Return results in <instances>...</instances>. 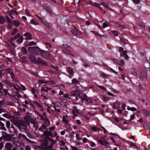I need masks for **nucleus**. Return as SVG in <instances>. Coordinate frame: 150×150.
Listing matches in <instances>:
<instances>
[{"mask_svg": "<svg viewBox=\"0 0 150 150\" xmlns=\"http://www.w3.org/2000/svg\"><path fill=\"white\" fill-rule=\"evenodd\" d=\"M42 142V145L41 146L42 148L45 149V150H52V146L55 143L56 141L54 140L53 139H50V143L51 144L48 147H47L48 142L47 140H43Z\"/></svg>", "mask_w": 150, "mask_h": 150, "instance_id": "nucleus-1", "label": "nucleus"}, {"mask_svg": "<svg viewBox=\"0 0 150 150\" xmlns=\"http://www.w3.org/2000/svg\"><path fill=\"white\" fill-rule=\"evenodd\" d=\"M24 118L25 120L22 123L21 127H22L24 130H25L26 127L28 125H29L30 122H32V119L29 116L25 117Z\"/></svg>", "mask_w": 150, "mask_h": 150, "instance_id": "nucleus-2", "label": "nucleus"}, {"mask_svg": "<svg viewBox=\"0 0 150 150\" xmlns=\"http://www.w3.org/2000/svg\"><path fill=\"white\" fill-rule=\"evenodd\" d=\"M40 54L43 58L47 60H50L52 58V56L50 54L44 50H41Z\"/></svg>", "mask_w": 150, "mask_h": 150, "instance_id": "nucleus-3", "label": "nucleus"}, {"mask_svg": "<svg viewBox=\"0 0 150 150\" xmlns=\"http://www.w3.org/2000/svg\"><path fill=\"white\" fill-rule=\"evenodd\" d=\"M98 141L102 145L106 147H109V143L107 142L103 137H101L100 139L97 138Z\"/></svg>", "mask_w": 150, "mask_h": 150, "instance_id": "nucleus-4", "label": "nucleus"}, {"mask_svg": "<svg viewBox=\"0 0 150 150\" xmlns=\"http://www.w3.org/2000/svg\"><path fill=\"white\" fill-rule=\"evenodd\" d=\"M63 52L67 54L73 55V54L70 51V47L67 44L63 45Z\"/></svg>", "mask_w": 150, "mask_h": 150, "instance_id": "nucleus-5", "label": "nucleus"}, {"mask_svg": "<svg viewBox=\"0 0 150 150\" xmlns=\"http://www.w3.org/2000/svg\"><path fill=\"white\" fill-rule=\"evenodd\" d=\"M81 93L79 90L76 89L75 91H72L71 92V95L72 96H75L76 97V99L79 100V96H80Z\"/></svg>", "mask_w": 150, "mask_h": 150, "instance_id": "nucleus-6", "label": "nucleus"}, {"mask_svg": "<svg viewBox=\"0 0 150 150\" xmlns=\"http://www.w3.org/2000/svg\"><path fill=\"white\" fill-rule=\"evenodd\" d=\"M54 110H53V115L56 117H57L60 114L61 110L59 108L56 107V105L53 106Z\"/></svg>", "mask_w": 150, "mask_h": 150, "instance_id": "nucleus-7", "label": "nucleus"}, {"mask_svg": "<svg viewBox=\"0 0 150 150\" xmlns=\"http://www.w3.org/2000/svg\"><path fill=\"white\" fill-rule=\"evenodd\" d=\"M0 73H1L3 74H7L9 73L10 75L11 78L13 79H15V76L14 75L13 73L10 71L9 69H6L4 71V70H1L0 71Z\"/></svg>", "mask_w": 150, "mask_h": 150, "instance_id": "nucleus-8", "label": "nucleus"}, {"mask_svg": "<svg viewBox=\"0 0 150 150\" xmlns=\"http://www.w3.org/2000/svg\"><path fill=\"white\" fill-rule=\"evenodd\" d=\"M35 63L38 64H41L44 66L46 65L47 64L46 62L42 60L40 57H38L36 59V61Z\"/></svg>", "mask_w": 150, "mask_h": 150, "instance_id": "nucleus-9", "label": "nucleus"}, {"mask_svg": "<svg viewBox=\"0 0 150 150\" xmlns=\"http://www.w3.org/2000/svg\"><path fill=\"white\" fill-rule=\"evenodd\" d=\"M79 100H80L82 102L85 101V102H86L88 98V97L85 94H83L81 96H79Z\"/></svg>", "mask_w": 150, "mask_h": 150, "instance_id": "nucleus-10", "label": "nucleus"}, {"mask_svg": "<svg viewBox=\"0 0 150 150\" xmlns=\"http://www.w3.org/2000/svg\"><path fill=\"white\" fill-rule=\"evenodd\" d=\"M5 147L7 150H11L13 145L11 143L7 142L5 144Z\"/></svg>", "mask_w": 150, "mask_h": 150, "instance_id": "nucleus-11", "label": "nucleus"}, {"mask_svg": "<svg viewBox=\"0 0 150 150\" xmlns=\"http://www.w3.org/2000/svg\"><path fill=\"white\" fill-rule=\"evenodd\" d=\"M112 60L115 63H117L118 64L120 65H124L125 64V62H124V61L123 60H120V62H118V61L117 60L113 59H112Z\"/></svg>", "mask_w": 150, "mask_h": 150, "instance_id": "nucleus-12", "label": "nucleus"}, {"mask_svg": "<svg viewBox=\"0 0 150 150\" xmlns=\"http://www.w3.org/2000/svg\"><path fill=\"white\" fill-rule=\"evenodd\" d=\"M140 78L142 80L144 79H147V74L146 72H142L140 73Z\"/></svg>", "mask_w": 150, "mask_h": 150, "instance_id": "nucleus-13", "label": "nucleus"}, {"mask_svg": "<svg viewBox=\"0 0 150 150\" xmlns=\"http://www.w3.org/2000/svg\"><path fill=\"white\" fill-rule=\"evenodd\" d=\"M127 52L126 50L123 51L122 53H120V55L121 57L124 56V58L125 59H128V56L127 54Z\"/></svg>", "mask_w": 150, "mask_h": 150, "instance_id": "nucleus-14", "label": "nucleus"}, {"mask_svg": "<svg viewBox=\"0 0 150 150\" xmlns=\"http://www.w3.org/2000/svg\"><path fill=\"white\" fill-rule=\"evenodd\" d=\"M42 50L38 47V48H35V50L33 54L35 55H39L40 53L41 54V50Z\"/></svg>", "mask_w": 150, "mask_h": 150, "instance_id": "nucleus-15", "label": "nucleus"}, {"mask_svg": "<svg viewBox=\"0 0 150 150\" xmlns=\"http://www.w3.org/2000/svg\"><path fill=\"white\" fill-rule=\"evenodd\" d=\"M24 35L25 37H26L25 39L27 40H30L32 38L31 35L28 33H26L24 34Z\"/></svg>", "mask_w": 150, "mask_h": 150, "instance_id": "nucleus-16", "label": "nucleus"}, {"mask_svg": "<svg viewBox=\"0 0 150 150\" xmlns=\"http://www.w3.org/2000/svg\"><path fill=\"white\" fill-rule=\"evenodd\" d=\"M62 119V121L64 123H67L69 121V119L68 118V116L67 115H63Z\"/></svg>", "mask_w": 150, "mask_h": 150, "instance_id": "nucleus-17", "label": "nucleus"}, {"mask_svg": "<svg viewBox=\"0 0 150 150\" xmlns=\"http://www.w3.org/2000/svg\"><path fill=\"white\" fill-rule=\"evenodd\" d=\"M38 82L40 84L42 85V86H44L46 85L47 83L48 82L47 81L40 80H38Z\"/></svg>", "mask_w": 150, "mask_h": 150, "instance_id": "nucleus-18", "label": "nucleus"}, {"mask_svg": "<svg viewBox=\"0 0 150 150\" xmlns=\"http://www.w3.org/2000/svg\"><path fill=\"white\" fill-rule=\"evenodd\" d=\"M72 112L73 114L75 115V116H77V115H76V114L79 113V111L75 107H74L72 111Z\"/></svg>", "mask_w": 150, "mask_h": 150, "instance_id": "nucleus-19", "label": "nucleus"}, {"mask_svg": "<svg viewBox=\"0 0 150 150\" xmlns=\"http://www.w3.org/2000/svg\"><path fill=\"white\" fill-rule=\"evenodd\" d=\"M71 32L74 35H77L78 33H80L81 31H79L76 28H75L74 29H73L71 30Z\"/></svg>", "mask_w": 150, "mask_h": 150, "instance_id": "nucleus-20", "label": "nucleus"}, {"mask_svg": "<svg viewBox=\"0 0 150 150\" xmlns=\"http://www.w3.org/2000/svg\"><path fill=\"white\" fill-rule=\"evenodd\" d=\"M90 4L93 6L96 7H98L100 8L102 10V8L101 7H99V6L100 5V4L98 3H92L91 2Z\"/></svg>", "mask_w": 150, "mask_h": 150, "instance_id": "nucleus-21", "label": "nucleus"}, {"mask_svg": "<svg viewBox=\"0 0 150 150\" xmlns=\"http://www.w3.org/2000/svg\"><path fill=\"white\" fill-rule=\"evenodd\" d=\"M44 134H45L47 138L50 136L52 137L53 136V134L51 132H45Z\"/></svg>", "mask_w": 150, "mask_h": 150, "instance_id": "nucleus-22", "label": "nucleus"}, {"mask_svg": "<svg viewBox=\"0 0 150 150\" xmlns=\"http://www.w3.org/2000/svg\"><path fill=\"white\" fill-rule=\"evenodd\" d=\"M38 48V47H29L28 48V50L30 52L33 53L34 52L35 50V48Z\"/></svg>", "mask_w": 150, "mask_h": 150, "instance_id": "nucleus-23", "label": "nucleus"}, {"mask_svg": "<svg viewBox=\"0 0 150 150\" xmlns=\"http://www.w3.org/2000/svg\"><path fill=\"white\" fill-rule=\"evenodd\" d=\"M101 4L107 10H111V9L108 6L104 3H101Z\"/></svg>", "mask_w": 150, "mask_h": 150, "instance_id": "nucleus-24", "label": "nucleus"}, {"mask_svg": "<svg viewBox=\"0 0 150 150\" xmlns=\"http://www.w3.org/2000/svg\"><path fill=\"white\" fill-rule=\"evenodd\" d=\"M0 129H1L6 130V129L4 127V124L0 121Z\"/></svg>", "mask_w": 150, "mask_h": 150, "instance_id": "nucleus-25", "label": "nucleus"}, {"mask_svg": "<svg viewBox=\"0 0 150 150\" xmlns=\"http://www.w3.org/2000/svg\"><path fill=\"white\" fill-rule=\"evenodd\" d=\"M144 114V115L146 117H148L150 116V112L147 110H143Z\"/></svg>", "mask_w": 150, "mask_h": 150, "instance_id": "nucleus-26", "label": "nucleus"}, {"mask_svg": "<svg viewBox=\"0 0 150 150\" xmlns=\"http://www.w3.org/2000/svg\"><path fill=\"white\" fill-rule=\"evenodd\" d=\"M51 88H49L47 87H42L41 89L42 91H45V92H47L48 90H50Z\"/></svg>", "mask_w": 150, "mask_h": 150, "instance_id": "nucleus-27", "label": "nucleus"}, {"mask_svg": "<svg viewBox=\"0 0 150 150\" xmlns=\"http://www.w3.org/2000/svg\"><path fill=\"white\" fill-rule=\"evenodd\" d=\"M67 71L68 73L71 75H72L73 74V70L70 68H69Z\"/></svg>", "mask_w": 150, "mask_h": 150, "instance_id": "nucleus-28", "label": "nucleus"}, {"mask_svg": "<svg viewBox=\"0 0 150 150\" xmlns=\"http://www.w3.org/2000/svg\"><path fill=\"white\" fill-rule=\"evenodd\" d=\"M130 72L134 76H136L137 75V71L134 68L131 69Z\"/></svg>", "mask_w": 150, "mask_h": 150, "instance_id": "nucleus-29", "label": "nucleus"}, {"mask_svg": "<svg viewBox=\"0 0 150 150\" xmlns=\"http://www.w3.org/2000/svg\"><path fill=\"white\" fill-rule=\"evenodd\" d=\"M18 138L20 139L23 138L25 139H26L27 138L25 135L20 133L18 136Z\"/></svg>", "mask_w": 150, "mask_h": 150, "instance_id": "nucleus-30", "label": "nucleus"}, {"mask_svg": "<svg viewBox=\"0 0 150 150\" xmlns=\"http://www.w3.org/2000/svg\"><path fill=\"white\" fill-rule=\"evenodd\" d=\"M23 40V38L22 36H21L17 40V42L18 43H21Z\"/></svg>", "mask_w": 150, "mask_h": 150, "instance_id": "nucleus-31", "label": "nucleus"}, {"mask_svg": "<svg viewBox=\"0 0 150 150\" xmlns=\"http://www.w3.org/2000/svg\"><path fill=\"white\" fill-rule=\"evenodd\" d=\"M3 137H8V139H7V140L8 141H10L12 140V138L8 134H6V135H3Z\"/></svg>", "mask_w": 150, "mask_h": 150, "instance_id": "nucleus-32", "label": "nucleus"}, {"mask_svg": "<svg viewBox=\"0 0 150 150\" xmlns=\"http://www.w3.org/2000/svg\"><path fill=\"white\" fill-rule=\"evenodd\" d=\"M29 57L33 62L35 63L36 58L34 56H29Z\"/></svg>", "mask_w": 150, "mask_h": 150, "instance_id": "nucleus-33", "label": "nucleus"}, {"mask_svg": "<svg viewBox=\"0 0 150 150\" xmlns=\"http://www.w3.org/2000/svg\"><path fill=\"white\" fill-rule=\"evenodd\" d=\"M91 32L93 33L96 35L100 37L103 36V35L100 34L98 32L96 31H91Z\"/></svg>", "mask_w": 150, "mask_h": 150, "instance_id": "nucleus-34", "label": "nucleus"}, {"mask_svg": "<svg viewBox=\"0 0 150 150\" xmlns=\"http://www.w3.org/2000/svg\"><path fill=\"white\" fill-rule=\"evenodd\" d=\"M30 22L32 24L35 25H37L39 24V23L38 22L33 19H32L31 20Z\"/></svg>", "mask_w": 150, "mask_h": 150, "instance_id": "nucleus-35", "label": "nucleus"}, {"mask_svg": "<svg viewBox=\"0 0 150 150\" xmlns=\"http://www.w3.org/2000/svg\"><path fill=\"white\" fill-rule=\"evenodd\" d=\"M13 25L15 26H18L20 24V22L18 21L15 20L13 22Z\"/></svg>", "mask_w": 150, "mask_h": 150, "instance_id": "nucleus-36", "label": "nucleus"}, {"mask_svg": "<svg viewBox=\"0 0 150 150\" xmlns=\"http://www.w3.org/2000/svg\"><path fill=\"white\" fill-rule=\"evenodd\" d=\"M5 18L2 17H1L0 18V23L3 24L5 23Z\"/></svg>", "mask_w": 150, "mask_h": 150, "instance_id": "nucleus-37", "label": "nucleus"}, {"mask_svg": "<svg viewBox=\"0 0 150 150\" xmlns=\"http://www.w3.org/2000/svg\"><path fill=\"white\" fill-rule=\"evenodd\" d=\"M72 83L73 84H77L79 83V81L76 79L74 78L72 80Z\"/></svg>", "mask_w": 150, "mask_h": 150, "instance_id": "nucleus-38", "label": "nucleus"}, {"mask_svg": "<svg viewBox=\"0 0 150 150\" xmlns=\"http://www.w3.org/2000/svg\"><path fill=\"white\" fill-rule=\"evenodd\" d=\"M92 130H93L94 132H97L98 130H100V129L99 128L93 127H92Z\"/></svg>", "mask_w": 150, "mask_h": 150, "instance_id": "nucleus-39", "label": "nucleus"}, {"mask_svg": "<svg viewBox=\"0 0 150 150\" xmlns=\"http://www.w3.org/2000/svg\"><path fill=\"white\" fill-rule=\"evenodd\" d=\"M76 139L79 140H81V137L80 136V135L78 134H76Z\"/></svg>", "mask_w": 150, "mask_h": 150, "instance_id": "nucleus-40", "label": "nucleus"}, {"mask_svg": "<svg viewBox=\"0 0 150 150\" xmlns=\"http://www.w3.org/2000/svg\"><path fill=\"white\" fill-rule=\"evenodd\" d=\"M36 43L34 42V41L30 42L29 44L28 45V46H31L33 45H36Z\"/></svg>", "mask_w": 150, "mask_h": 150, "instance_id": "nucleus-41", "label": "nucleus"}, {"mask_svg": "<svg viewBox=\"0 0 150 150\" xmlns=\"http://www.w3.org/2000/svg\"><path fill=\"white\" fill-rule=\"evenodd\" d=\"M31 91L32 93H36L38 92V90L35 89L34 88H32L31 89Z\"/></svg>", "mask_w": 150, "mask_h": 150, "instance_id": "nucleus-42", "label": "nucleus"}, {"mask_svg": "<svg viewBox=\"0 0 150 150\" xmlns=\"http://www.w3.org/2000/svg\"><path fill=\"white\" fill-rule=\"evenodd\" d=\"M21 51L24 54H25L27 52V50L26 48L24 47H23L21 49Z\"/></svg>", "mask_w": 150, "mask_h": 150, "instance_id": "nucleus-43", "label": "nucleus"}, {"mask_svg": "<svg viewBox=\"0 0 150 150\" xmlns=\"http://www.w3.org/2000/svg\"><path fill=\"white\" fill-rule=\"evenodd\" d=\"M86 102V103H92V101L90 98L88 97V99H87Z\"/></svg>", "mask_w": 150, "mask_h": 150, "instance_id": "nucleus-44", "label": "nucleus"}, {"mask_svg": "<svg viewBox=\"0 0 150 150\" xmlns=\"http://www.w3.org/2000/svg\"><path fill=\"white\" fill-rule=\"evenodd\" d=\"M102 23L101 22H99V23L96 24V25L101 30L102 29V28L101 27V25H102Z\"/></svg>", "mask_w": 150, "mask_h": 150, "instance_id": "nucleus-45", "label": "nucleus"}, {"mask_svg": "<svg viewBox=\"0 0 150 150\" xmlns=\"http://www.w3.org/2000/svg\"><path fill=\"white\" fill-rule=\"evenodd\" d=\"M127 109L128 110H130L132 111H135L136 110V108H135L128 107L127 108Z\"/></svg>", "mask_w": 150, "mask_h": 150, "instance_id": "nucleus-46", "label": "nucleus"}, {"mask_svg": "<svg viewBox=\"0 0 150 150\" xmlns=\"http://www.w3.org/2000/svg\"><path fill=\"white\" fill-rule=\"evenodd\" d=\"M6 20L8 22L10 23H12V21L7 16H6Z\"/></svg>", "mask_w": 150, "mask_h": 150, "instance_id": "nucleus-47", "label": "nucleus"}, {"mask_svg": "<svg viewBox=\"0 0 150 150\" xmlns=\"http://www.w3.org/2000/svg\"><path fill=\"white\" fill-rule=\"evenodd\" d=\"M102 99L104 101H107L109 99L108 97L105 96H103L102 97Z\"/></svg>", "mask_w": 150, "mask_h": 150, "instance_id": "nucleus-48", "label": "nucleus"}, {"mask_svg": "<svg viewBox=\"0 0 150 150\" xmlns=\"http://www.w3.org/2000/svg\"><path fill=\"white\" fill-rule=\"evenodd\" d=\"M17 31L18 30L17 29L14 28L13 30V32L11 33V34L13 35H14L17 32Z\"/></svg>", "mask_w": 150, "mask_h": 150, "instance_id": "nucleus-49", "label": "nucleus"}, {"mask_svg": "<svg viewBox=\"0 0 150 150\" xmlns=\"http://www.w3.org/2000/svg\"><path fill=\"white\" fill-rule=\"evenodd\" d=\"M5 82L7 83L9 86L11 87L12 86V84L8 80H6L5 81Z\"/></svg>", "mask_w": 150, "mask_h": 150, "instance_id": "nucleus-50", "label": "nucleus"}, {"mask_svg": "<svg viewBox=\"0 0 150 150\" xmlns=\"http://www.w3.org/2000/svg\"><path fill=\"white\" fill-rule=\"evenodd\" d=\"M34 103L37 106H38L39 108L40 107H41L42 105L37 102L35 101L34 102Z\"/></svg>", "mask_w": 150, "mask_h": 150, "instance_id": "nucleus-51", "label": "nucleus"}, {"mask_svg": "<svg viewBox=\"0 0 150 150\" xmlns=\"http://www.w3.org/2000/svg\"><path fill=\"white\" fill-rule=\"evenodd\" d=\"M56 105V107L59 108V107H60L61 105V104L58 102H56V103H55L54 104V105Z\"/></svg>", "mask_w": 150, "mask_h": 150, "instance_id": "nucleus-52", "label": "nucleus"}, {"mask_svg": "<svg viewBox=\"0 0 150 150\" xmlns=\"http://www.w3.org/2000/svg\"><path fill=\"white\" fill-rule=\"evenodd\" d=\"M10 42L13 46L14 47L15 46V44L13 42V38H11V40L10 41Z\"/></svg>", "mask_w": 150, "mask_h": 150, "instance_id": "nucleus-53", "label": "nucleus"}, {"mask_svg": "<svg viewBox=\"0 0 150 150\" xmlns=\"http://www.w3.org/2000/svg\"><path fill=\"white\" fill-rule=\"evenodd\" d=\"M10 123L9 121H7L6 122V126L7 128L10 127Z\"/></svg>", "mask_w": 150, "mask_h": 150, "instance_id": "nucleus-54", "label": "nucleus"}, {"mask_svg": "<svg viewBox=\"0 0 150 150\" xmlns=\"http://www.w3.org/2000/svg\"><path fill=\"white\" fill-rule=\"evenodd\" d=\"M98 86L101 89L105 91H107V90L106 89V88L104 86H100V85H99Z\"/></svg>", "mask_w": 150, "mask_h": 150, "instance_id": "nucleus-55", "label": "nucleus"}, {"mask_svg": "<svg viewBox=\"0 0 150 150\" xmlns=\"http://www.w3.org/2000/svg\"><path fill=\"white\" fill-rule=\"evenodd\" d=\"M112 33L115 36H117L118 35L117 32L115 30H113L112 31Z\"/></svg>", "mask_w": 150, "mask_h": 150, "instance_id": "nucleus-56", "label": "nucleus"}, {"mask_svg": "<svg viewBox=\"0 0 150 150\" xmlns=\"http://www.w3.org/2000/svg\"><path fill=\"white\" fill-rule=\"evenodd\" d=\"M45 44H46V47H47V48H49V47L51 48V45H50V44L49 43L46 42Z\"/></svg>", "mask_w": 150, "mask_h": 150, "instance_id": "nucleus-57", "label": "nucleus"}, {"mask_svg": "<svg viewBox=\"0 0 150 150\" xmlns=\"http://www.w3.org/2000/svg\"><path fill=\"white\" fill-rule=\"evenodd\" d=\"M3 91L6 95H7L8 94L9 95V94H8V91L7 89H4Z\"/></svg>", "mask_w": 150, "mask_h": 150, "instance_id": "nucleus-58", "label": "nucleus"}, {"mask_svg": "<svg viewBox=\"0 0 150 150\" xmlns=\"http://www.w3.org/2000/svg\"><path fill=\"white\" fill-rule=\"evenodd\" d=\"M4 146V144L2 142H1L0 143V150H1Z\"/></svg>", "mask_w": 150, "mask_h": 150, "instance_id": "nucleus-59", "label": "nucleus"}, {"mask_svg": "<svg viewBox=\"0 0 150 150\" xmlns=\"http://www.w3.org/2000/svg\"><path fill=\"white\" fill-rule=\"evenodd\" d=\"M109 76V75L106 74H105L104 73L102 74V76L105 78H107Z\"/></svg>", "mask_w": 150, "mask_h": 150, "instance_id": "nucleus-60", "label": "nucleus"}, {"mask_svg": "<svg viewBox=\"0 0 150 150\" xmlns=\"http://www.w3.org/2000/svg\"><path fill=\"white\" fill-rule=\"evenodd\" d=\"M103 28H105V27H108V25L105 23H103Z\"/></svg>", "mask_w": 150, "mask_h": 150, "instance_id": "nucleus-61", "label": "nucleus"}, {"mask_svg": "<svg viewBox=\"0 0 150 150\" xmlns=\"http://www.w3.org/2000/svg\"><path fill=\"white\" fill-rule=\"evenodd\" d=\"M48 83L52 85H54L55 84V82L54 81H50V82H48Z\"/></svg>", "mask_w": 150, "mask_h": 150, "instance_id": "nucleus-62", "label": "nucleus"}, {"mask_svg": "<svg viewBox=\"0 0 150 150\" xmlns=\"http://www.w3.org/2000/svg\"><path fill=\"white\" fill-rule=\"evenodd\" d=\"M91 146L92 147H94L95 146L96 144L94 142H92L91 143Z\"/></svg>", "mask_w": 150, "mask_h": 150, "instance_id": "nucleus-63", "label": "nucleus"}, {"mask_svg": "<svg viewBox=\"0 0 150 150\" xmlns=\"http://www.w3.org/2000/svg\"><path fill=\"white\" fill-rule=\"evenodd\" d=\"M134 116H135V115L134 114H132L130 116V120H133L134 119Z\"/></svg>", "mask_w": 150, "mask_h": 150, "instance_id": "nucleus-64", "label": "nucleus"}]
</instances>
